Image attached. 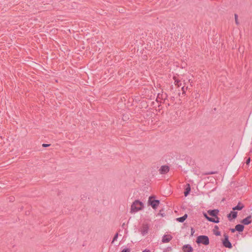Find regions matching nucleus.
Masks as SVG:
<instances>
[{
    "label": "nucleus",
    "mask_w": 252,
    "mask_h": 252,
    "mask_svg": "<svg viewBox=\"0 0 252 252\" xmlns=\"http://www.w3.org/2000/svg\"><path fill=\"white\" fill-rule=\"evenodd\" d=\"M144 208V204L141 201L136 200L131 205L130 212L136 213Z\"/></svg>",
    "instance_id": "nucleus-1"
},
{
    "label": "nucleus",
    "mask_w": 252,
    "mask_h": 252,
    "mask_svg": "<svg viewBox=\"0 0 252 252\" xmlns=\"http://www.w3.org/2000/svg\"><path fill=\"white\" fill-rule=\"evenodd\" d=\"M196 243L198 244H202L204 245H208L209 244V239L207 236L200 235L197 237Z\"/></svg>",
    "instance_id": "nucleus-2"
},
{
    "label": "nucleus",
    "mask_w": 252,
    "mask_h": 252,
    "mask_svg": "<svg viewBox=\"0 0 252 252\" xmlns=\"http://www.w3.org/2000/svg\"><path fill=\"white\" fill-rule=\"evenodd\" d=\"M224 238L222 240L223 245L226 248H229V249L231 248L232 244L228 240V236L227 235H224Z\"/></svg>",
    "instance_id": "nucleus-3"
},
{
    "label": "nucleus",
    "mask_w": 252,
    "mask_h": 252,
    "mask_svg": "<svg viewBox=\"0 0 252 252\" xmlns=\"http://www.w3.org/2000/svg\"><path fill=\"white\" fill-rule=\"evenodd\" d=\"M153 197H150L149 201L150 205L152 206L153 209H156L158 206L159 204V200H152Z\"/></svg>",
    "instance_id": "nucleus-4"
},
{
    "label": "nucleus",
    "mask_w": 252,
    "mask_h": 252,
    "mask_svg": "<svg viewBox=\"0 0 252 252\" xmlns=\"http://www.w3.org/2000/svg\"><path fill=\"white\" fill-rule=\"evenodd\" d=\"M174 79L175 85L177 86L178 87H182V90L183 92H185L186 90L187 89L188 87H186L185 85L182 86V83L180 80L176 79L175 77H174Z\"/></svg>",
    "instance_id": "nucleus-5"
},
{
    "label": "nucleus",
    "mask_w": 252,
    "mask_h": 252,
    "mask_svg": "<svg viewBox=\"0 0 252 252\" xmlns=\"http://www.w3.org/2000/svg\"><path fill=\"white\" fill-rule=\"evenodd\" d=\"M172 239V236L169 234H165L162 236V242L163 243H167L170 242Z\"/></svg>",
    "instance_id": "nucleus-6"
},
{
    "label": "nucleus",
    "mask_w": 252,
    "mask_h": 252,
    "mask_svg": "<svg viewBox=\"0 0 252 252\" xmlns=\"http://www.w3.org/2000/svg\"><path fill=\"white\" fill-rule=\"evenodd\" d=\"M204 216L209 221L213 222L214 223H219L220 222V220L219 218H213L209 217L207 216V215L206 213H204Z\"/></svg>",
    "instance_id": "nucleus-7"
},
{
    "label": "nucleus",
    "mask_w": 252,
    "mask_h": 252,
    "mask_svg": "<svg viewBox=\"0 0 252 252\" xmlns=\"http://www.w3.org/2000/svg\"><path fill=\"white\" fill-rule=\"evenodd\" d=\"M149 226L147 224L143 225L140 229V232L143 236L146 235L149 231Z\"/></svg>",
    "instance_id": "nucleus-8"
},
{
    "label": "nucleus",
    "mask_w": 252,
    "mask_h": 252,
    "mask_svg": "<svg viewBox=\"0 0 252 252\" xmlns=\"http://www.w3.org/2000/svg\"><path fill=\"white\" fill-rule=\"evenodd\" d=\"M252 222V219L251 216H249L245 219H243L241 222L244 224V225H248L250 223H251Z\"/></svg>",
    "instance_id": "nucleus-9"
},
{
    "label": "nucleus",
    "mask_w": 252,
    "mask_h": 252,
    "mask_svg": "<svg viewBox=\"0 0 252 252\" xmlns=\"http://www.w3.org/2000/svg\"><path fill=\"white\" fill-rule=\"evenodd\" d=\"M169 168L167 165L162 166L159 170V172L161 174H165V173H167L169 171Z\"/></svg>",
    "instance_id": "nucleus-10"
},
{
    "label": "nucleus",
    "mask_w": 252,
    "mask_h": 252,
    "mask_svg": "<svg viewBox=\"0 0 252 252\" xmlns=\"http://www.w3.org/2000/svg\"><path fill=\"white\" fill-rule=\"evenodd\" d=\"M208 213L211 216L214 217L215 218H218L217 215L219 213V210L217 209L209 210L208 211Z\"/></svg>",
    "instance_id": "nucleus-11"
},
{
    "label": "nucleus",
    "mask_w": 252,
    "mask_h": 252,
    "mask_svg": "<svg viewBox=\"0 0 252 252\" xmlns=\"http://www.w3.org/2000/svg\"><path fill=\"white\" fill-rule=\"evenodd\" d=\"M183 250L184 252H191L192 251V248L190 245H185L183 247Z\"/></svg>",
    "instance_id": "nucleus-12"
},
{
    "label": "nucleus",
    "mask_w": 252,
    "mask_h": 252,
    "mask_svg": "<svg viewBox=\"0 0 252 252\" xmlns=\"http://www.w3.org/2000/svg\"><path fill=\"white\" fill-rule=\"evenodd\" d=\"M237 212L235 211H231L230 214L228 215V218L229 220L234 219L237 217Z\"/></svg>",
    "instance_id": "nucleus-13"
},
{
    "label": "nucleus",
    "mask_w": 252,
    "mask_h": 252,
    "mask_svg": "<svg viewBox=\"0 0 252 252\" xmlns=\"http://www.w3.org/2000/svg\"><path fill=\"white\" fill-rule=\"evenodd\" d=\"M244 226L242 224H237L235 226V229L239 232H242L244 230Z\"/></svg>",
    "instance_id": "nucleus-14"
},
{
    "label": "nucleus",
    "mask_w": 252,
    "mask_h": 252,
    "mask_svg": "<svg viewBox=\"0 0 252 252\" xmlns=\"http://www.w3.org/2000/svg\"><path fill=\"white\" fill-rule=\"evenodd\" d=\"M243 208H244V205L242 204L239 203L237 206H236L235 207H234L232 209L233 210H241Z\"/></svg>",
    "instance_id": "nucleus-15"
},
{
    "label": "nucleus",
    "mask_w": 252,
    "mask_h": 252,
    "mask_svg": "<svg viewBox=\"0 0 252 252\" xmlns=\"http://www.w3.org/2000/svg\"><path fill=\"white\" fill-rule=\"evenodd\" d=\"M187 216L188 215L187 214H185L184 216H183V217H180V218H178L177 219V220L179 221V222H184L186 219H187Z\"/></svg>",
    "instance_id": "nucleus-16"
},
{
    "label": "nucleus",
    "mask_w": 252,
    "mask_h": 252,
    "mask_svg": "<svg viewBox=\"0 0 252 252\" xmlns=\"http://www.w3.org/2000/svg\"><path fill=\"white\" fill-rule=\"evenodd\" d=\"M118 233H116V234L115 235V236H114V238H113V240H112V243H114L115 241H117V239H118Z\"/></svg>",
    "instance_id": "nucleus-17"
},
{
    "label": "nucleus",
    "mask_w": 252,
    "mask_h": 252,
    "mask_svg": "<svg viewBox=\"0 0 252 252\" xmlns=\"http://www.w3.org/2000/svg\"><path fill=\"white\" fill-rule=\"evenodd\" d=\"M190 190V188H189L188 189H186V190L184 192L185 195L186 196H187L189 194Z\"/></svg>",
    "instance_id": "nucleus-18"
},
{
    "label": "nucleus",
    "mask_w": 252,
    "mask_h": 252,
    "mask_svg": "<svg viewBox=\"0 0 252 252\" xmlns=\"http://www.w3.org/2000/svg\"><path fill=\"white\" fill-rule=\"evenodd\" d=\"M234 17H235V23L237 25H238L239 24V22H238V15L235 14V15H234Z\"/></svg>",
    "instance_id": "nucleus-19"
},
{
    "label": "nucleus",
    "mask_w": 252,
    "mask_h": 252,
    "mask_svg": "<svg viewBox=\"0 0 252 252\" xmlns=\"http://www.w3.org/2000/svg\"><path fill=\"white\" fill-rule=\"evenodd\" d=\"M130 250L129 248H126L121 252H130Z\"/></svg>",
    "instance_id": "nucleus-20"
},
{
    "label": "nucleus",
    "mask_w": 252,
    "mask_h": 252,
    "mask_svg": "<svg viewBox=\"0 0 252 252\" xmlns=\"http://www.w3.org/2000/svg\"><path fill=\"white\" fill-rule=\"evenodd\" d=\"M50 145L47 144H43L42 146L44 147H48Z\"/></svg>",
    "instance_id": "nucleus-21"
},
{
    "label": "nucleus",
    "mask_w": 252,
    "mask_h": 252,
    "mask_svg": "<svg viewBox=\"0 0 252 252\" xmlns=\"http://www.w3.org/2000/svg\"><path fill=\"white\" fill-rule=\"evenodd\" d=\"M215 234L216 236H219L220 235V231H218V232H216Z\"/></svg>",
    "instance_id": "nucleus-22"
},
{
    "label": "nucleus",
    "mask_w": 252,
    "mask_h": 252,
    "mask_svg": "<svg viewBox=\"0 0 252 252\" xmlns=\"http://www.w3.org/2000/svg\"><path fill=\"white\" fill-rule=\"evenodd\" d=\"M250 160H251L250 158H249L247 160V161H246V163H247V164H248L250 162Z\"/></svg>",
    "instance_id": "nucleus-23"
},
{
    "label": "nucleus",
    "mask_w": 252,
    "mask_h": 252,
    "mask_svg": "<svg viewBox=\"0 0 252 252\" xmlns=\"http://www.w3.org/2000/svg\"><path fill=\"white\" fill-rule=\"evenodd\" d=\"M142 252H150V251L149 250H148V249H145L143 251H142Z\"/></svg>",
    "instance_id": "nucleus-24"
},
{
    "label": "nucleus",
    "mask_w": 252,
    "mask_h": 252,
    "mask_svg": "<svg viewBox=\"0 0 252 252\" xmlns=\"http://www.w3.org/2000/svg\"><path fill=\"white\" fill-rule=\"evenodd\" d=\"M230 230H231V231L232 232H234L235 231H236V229H235V228H231Z\"/></svg>",
    "instance_id": "nucleus-25"
},
{
    "label": "nucleus",
    "mask_w": 252,
    "mask_h": 252,
    "mask_svg": "<svg viewBox=\"0 0 252 252\" xmlns=\"http://www.w3.org/2000/svg\"><path fill=\"white\" fill-rule=\"evenodd\" d=\"M191 235H193V234L194 232V230L192 228L191 229Z\"/></svg>",
    "instance_id": "nucleus-26"
}]
</instances>
